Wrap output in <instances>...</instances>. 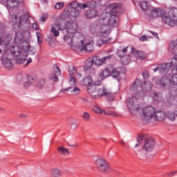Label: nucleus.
Returning a JSON list of instances; mask_svg holds the SVG:
<instances>
[{
	"mask_svg": "<svg viewBox=\"0 0 177 177\" xmlns=\"http://www.w3.org/2000/svg\"><path fill=\"white\" fill-rule=\"evenodd\" d=\"M50 27V32H52L53 37H59L60 35L59 31L66 30L67 34L64 37V40L71 48L74 46L75 42L79 39L77 37H74V34L78 30V24L75 21L60 22L59 24H54Z\"/></svg>",
	"mask_w": 177,
	"mask_h": 177,
	"instance_id": "nucleus-1",
	"label": "nucleus"
},
{
	"mask_svg": "<svg viewBox=\"0 0 177 177\" xmlns=\"http://www.w3.org/2000/svg\"><path fill=\"white\" fill-rule=\"evenodd\" d=\"M3 5L6 6L10 13L9 20L10 23L12 26H17V27H21V26H28V17H30V14H23L20 12H13L10 11V9H16L19 8L23 0H3Z\"/></svg>",
	"mask_w": 177,
	"mask_h": 177,
	"instance_id": "nucleus-2",
	"label": "nucleus"
},
{
	"mask_svg": "<svg viewBox=\"0 0 177 177\" xmlns=\"http://www.w3.org/2000/svg\"><path fill=\"white\" fill-rule=\"evenodd\" d=\"M151 19L156 17H161L162 21L169 27H175L177 26V8H174L169 10V15L164 13L160 8H154L151 10L149 15Z\"/></svg>",
	"mask_w": 177,
	"mask_h": 177,
	"instance_id": "nucleus-3",
	"label": "nucleus"
},
{
	"mask_svg": "<svg viewBox=\"0 0 177 177\" xmlns=\"http://www.w3.org/2000/svg\"><path fill=\"white\" fill-rule=\"evenodd\" d=\"M99 22L102 24L101 28V34L102 36H107L111 32V28H115L120 26V17L110 16L109 18V13L104 12L100 17Z\"/></svg>",
	"mask_w": 177,
	"mask_h": 177,
	"instance_id": "nucleus-4",
	"label": "nucleus"
},
{
	"mask_svg": "<svg viewBox=\"0 0 177 177\" xmlns=\"http://www.w3.org/2000/svg\"><path fill=\"white\" fill-rule=\"evenodd\" d=\"M177 67H174L172 69V73L174 75L171 77V79L169 80L168 77H162L160 80L156 82L158 85H160L163 88H165L168 85V84H171L174 86L170 87V92L167 95V97L170 99H174L177 96Z\"/></svg>",
	"mask_w": 177,
	"mask_h": 177,
	"instance_id": "nucleus-5",
	"label": "nucleus"
},
{
	"mask_svg": "<svg viewBox=\"0 0 177 177\" xmlns=\"http://www.w3.org/2000/svg\"><path fill=\"white\" fill-rule=\"evenodd\" d=\"M126 71L127 68L125 67H108L101 71L99 77L101 80H104V78L111 75V77L116 78L117 81L120 82V74H124Z\"/></svg>",
	"mask_w": 177,
	"mask_h": 177,
	"instance_id": "nucleus-6",
	"label": "nucleus"
},
{
	"mask_svg": "<svg viewBox=\"0 0 177 177\" xmlns=\"http://www.w3.org/2000/svg\"><path fill=\"white\" fill-rule=\"evenodd\" d=\"M144 96L145 92L140 91L139 93H137L134 95H133L132 98H129L127 100V106L131 114H135L136 113H138L139 110H140L139 104H135L133 101L138 100V99H140V97H143Z\"/></svg>",
	"mask_w": 177,
	"mask_h": 177,
	"instance_id": "nucleus-7",
	"label": "nucleus"
},
{
	"mask_svg": "<svg viewBox=\"0 0 177 177\" xmlns=\"http://www.w3.org/2000/svg\"><path fill=\"white\" fill-rule=\"evenodd\" d=\"M113 57V55H109L100 59L97 56H93V57H88L85 62V67H92V66H97V67L103 66L107 60H110Z\"/></svg>",
	"mask_w": 177,
	"mask_h": 177,
	"instance_id": "nucleus-8",
	"label": "nucleus"
},
{
	"mask_svg": "<svg viewBox=\"0 0 177 177\" xmlns=\"http://www.w3.org/2000/svg\"><path fill=\"white\" fill-rule=\"evenodd\" d=\"M155 113L156 108L151 106H145L142 109L141 120H142L144 122H149V121L153 120Z\"/></svg>",
	"mask_w": 177,
	"mask_h": 177,
	"instance_id": "nucleus-9",
	"label": "nucleus"
},
{
	"mask_svg": "<svg viewBox=\"0 0 177 177\" xmlns=\"http://www.w3.org/2000/svg\"><path fill=\"white\" fill-rule=\"evenodd\" d=\"M26 45L22 46V48L19 46H14L11 48V53L13 56H21L24 53H27L31 49L30 43L25 42Z\"/></svg>",
	"mask_w": 177,
	"mask_h": 177,
	"instance_id": "nucleus-10",
	"label": "nucleus"
},
{
	"mask_svg": "<svg viewBox=\"0 0 177 177\" xmlns=\"http://www.w3.org/2000/svg\"><path fill=\"white\" fill-rule=\"evenodd\" d=\"M107 10L109 12V16L118 17L122 13V6L120 3H111L106 7Z\"/></svg>",
	"mask_w": 177,
	"mask_h": 177,
	"instance_id": "nucleus-11",
	"label": "nucleus"
},
{
	"mask_svg": "<svg viewBox=\"0 0 177 177\" xmlns=\"http://www.w3.org/2000/svg\"><path fill=\"white\" fill-rule=\"evenodd\" d=\"M95 165L100 172H107L110 170V164L104 158H98L95 162Z\"/></svg>",
	"mask_w": 177,
	"mask_h": 177,
	"instance_id": "nucleus-12",
	"label": "nucleus"
},
{
	"mask_svg": "<svg viewBox=\"0 0 177 177\" xmlns=\"http://www.w3.org/2000/svg\"><path fill=\"white\" fill-rule=\"evenodd\" d=\"M70 8L69 9H77V8H80V9H86V8H95L96 6V1L92 0L88 2L87 4L85 3H78L77 1H73L69 3Z\"/></svg>",
	"mask_w": 177,
	"mask_h": 177,
	"instance_id": "nucleus-13",
	"label": "nucleus"
},
{
	"mask_svg": "<svg viewBox=\"0 0 177 177\" xmlns=\"http://www.w3.org/2000/svg\"><path fill=\"white\" fill-rule=\"evenodd\" d=\"M76 46V48H79L81 49V50H85L86 52H92L93 50V43H88L85 45H84V40L81 39H77V41H76L73 46Z\"/></svg>",
	"mask_w": 177,
	"mask_h": 177,
	"instance_id": "nucleus-14",
	"label": "nucleus"
},
{
	"mask_svg": "<svg viewBox=\"0 0 177 177\" xmlns=\"http://www.w3.org/2000/svg\"><path fill=\"white\" fill-rule=\"evenodd\" d=\"M80 16V10L74 8H69L68 10H64L60 16L61 19H76Z\"/></svg>",
	"mask_w": 177,
	"mask_h": 177,
	"instance_id": "nucleus-15",
	"label": "nucleus"
},
{
	"mask_svg": "<svg viewBox=\"0 0 177 177\" xmlns=\"http://www.w3.org/2000/svg\"><path fill=\"white\" fill-rule=\"evenodd\" d=\"M154 139L152 138H146L144 136L142 141V149L145 151H151L154 149Z\"/></svg>",
	"mask_w": 177,
	"mask_h": 177,
	"instance_id": "nucleus-16",
	"label": "nucleus"
},
{
	"mask_svg": "<svg viewBox=\"0 0 177 177\" xmlns=\"http://www.w3.org/2000/svg\"><path fill=\"white\" fill-rule=\"evenodd\" d=\"M165 113L162 111H155L153 118L152 120L153 121H157L158 122H162L165 120Z\"/></svg>",
	"mask_w": 177,
	"mask_h": 177,
	"instance_id": "nucleus-17",
	"label": "nucleus"
},
{
	"mask_svg": "<svg viewBox=\"0 0 177 177\" xmlns=\"http://www.w3.org/2000/svg\"><path fill=\"white\" fill-rule=\"evenodd\" d=\"M61 74L62 73L60 72V68L59 67H54L53 73L50 75L49 78L51 81L57 82V81H59L58 77L61 75Z\"/></svg>",
	"mask_w": 177,
	"mask_h": 177,
	"instance_id": "nucleus-18",
	"label": "nucleus"
},
{
	"mask_svg": "<svg viewBox=\"0 0 177 177\" xmlns=\"http://www.w3.org/2000/svg\"><path fill=\"white\" fill-rule=\"evenodd\" d=\"M97 93L99 96H106V97H110L111 96V91L107 88H101L99 90H93V93Z\"/></svg>",
	"mask_w": 177,
	"mask_h": 177,
	"instance_id": "nucleus-19",
	"label": "nucleus"
},
{
	"mask_svg": "<svg viewBox=\"0 0 177 177\" xmlns=\"http://www.w3.org/2000/svg\"><path fill=\"white\" fill-rule=\"evenodd\" d=\"M99 16V12L95 9L88 10L85 12V17L86 19H95Z\"/></svg>",
	"mask_w": 177,
	"mask_h": 177,
	"instance_id": "nucleus-20",
	"label": "nucleus"
},
{
	"mask_svg": "<svg viewBox=\"0 0 177 177\" xmlns=\"http://www.w3.org/2000/svg\"><path fill=\"white\" fill-rule=\"evenodd\" d=\"M68 91H71V93H73V95H78V93H80V92H81V89H80V88L73 86L72 87H68L66 88H62L61 89L60 92L63 93V92H68Z\"/></svg>",
	"mask_w": 177,
	"mask_h": 177,
	"instance_id": "nucleus-21",
	"label": "nucleus"
},
{
	"mask_svg": "<svg viewBox=\"0 0 177 177\" xmlns=\"http://www.w3.org/2000/svg\"><path fill=\"white\" fill-rule=\"evenodd\" d=\"M131 53L138 59H141V60H145V59H146V55L143 54V52L138 51L133 47H131Z\"/></svg>",
	"mask_w": 177,
	"mask_h": 177,
	"instance_id": "nucleus-22",
	"label": "nucleus"
},
{
	"mask_svg": "<svg viewBox=\"0 0 177 177\" xmlns=\"http://www.w3.org/2000/svg\"><path fill=\"white\" fill-rule=\"evenodd\" d=\"M37 77L35 75H28L26 76V82L24 83V86L27 88V86H30L32 84V83L35 82Z\"/></svg>",
	"mask_w": 177,
	"mask_h": 177,
	"instance_id": "nucleus-23",
	"label": "nucleus"
},
{
	"mask_svg": "<svg viewBox=\"0 0 177 177\" xmlns=\"http://www.w3.org/2000/svg\"><path fill=\"white\" fill-rule=\"evenodd\" d=\"M102 85V81L100 80H96L93 86H91L90 87H88L87 91L88 92V93H90L91 95H92V96H96V95H93V91H95V86H99Z\"/></svg>",
	"mask_w": 177,
	"mask_h": 177,
	"instance_id": "nucleus-24",
	"label": "nucleus"
},
{
	"mask_svg": "<svg viewBox=\"0 0 177 177\" xmlns=\"http://www.w3.org/2000/svg\"><path fill=\"white\" fill-rule=\"evenodd\" d=\"M141 88L144 92H150V91H151V88H153V84H151V82H144Z\"/></svg>",
	"mask_w": 177,
	"mask_h": 177,
	"instance_id": "nucleus-25",
	"label": "nucleus"
},
{
	"mask_svg": "<svg viewBox=\"0 0 177 177\" xmlns=\"http://www.w3.org/2000/svg\"><path fill=\"white\" fill-rule=\"evenodd\" d=\"M24 39V35L21 32H18L15 34L14 42L15 44H19Z\"/></svg>",
	"mask_w": 177,
	"mask_h": 177,
	"instance_id": "nucleus-26",
	"label": "nucleus"
},
{
	"mask_svg": "<svg viewBox=\"0 0 177 177\" xmlns=\"http://www.w3.org/2000/svg\"><path fill=\"white\" fill-rule=\"evenodd\" d=\"M57 151L59 154H62V156H70V151H68V149L64 146L58 147Z\"/></svg>",
	"mask_w": 177,
	"mask_h": 177,
	"instance_id": "nucleus-27",
	"label": "nucleus"
},
{
	"mask_svg": "<svg viewBox=\"0 0 177 177\" xmlns=\"http://www.w3.org/2000/svg\"><path fill=\"white\" fill-rule=\"evenodd\" d=\"M1 63L3 66H4L5 67H12L13 66V63L12 62V60L5 57L1 58Z\"/></svg>",
	"mask_w": 177,
	"mask_h": 177,
	"instance_id": "nucleus-28",
	"label": "nucleus"
},
{
	"mask_svg": "<svg viewBox=\"0 0 177 177\" xmlns=\"http://www.w3.org/2000/svg\"><path fill=\"white\" fill-rule=\"evenodd\" d=\"M165 114V118L169 119V121H175V120H176V115L174 112H172V111H167Z\"/></svg>",
	"mask_w": 177,
	"mask_h": 177,
	"instance_id": "nucleus-29",
	"label": "nucleus"
},
{
	"mask_svg": "<svg viewBox=\"0 0 177 177\" xmlns=\"http://www.w3.org/2000/svg\"><path fill=\"white\" fill-rule=\"evenodd\" d=\"M50 174L53 177H60L63 174V172L58 168H54L51 169Z\"/></svg>",
	"mask_w": 177,
	"mask_h": 177,
	"instance_id": "nucleus-30",
	"label": "nucleus"
},
{
	"mask_svg": "<svg viewBox=\"0 0 177 177\" xmlns=\"http://www.w3.org/2000/svg\"><path fill=\"white\" fill-rule=\"evenodd\" d=\"M92 77H87L82 80V85H84V86H88V88H91V86H91L92 84Z\"/></svg>",
	"mask_w": 177,
	"mask_h": 177,
	"instance_id": "nucleus-31",
	"label": "nucleus"
},
{
	"mask_svg": "<svg viewBox=\"0 0 177 177\" xmlns=\"http://www.w3.org/2000/svg\"><path fill=\"white\" fill-rule=\"evenodd\" d=\"M142 86V82L140 80H136L133 86L131 88V91H135L136 89H140Z\"/></svg>",
	"mask_w": 177,
	"mask_h": 177,
	"instance_id": "nucleus-32",
	"label": "nucleus"
},
{
	"mask_svg": "<svg viewBox=\"0 0 177 177\" xmlns=\"http://www.w3.org/2000/svg\"><path fill=\"white\" fill-rule=\"evenodd\" d=\"M17 57L18 58L16 59V63L17 64H23V63L26 62V59H27V55H26V54H21Z\"/></svg>",
	"mask_w": 177,
	"mask_h": 177,
	"instance_id": "nucleus-33",
	"label": "nucleus"
},
{
	"mask_svg": "<svg viewBox=\"0 0 177 177\" xmlns=\"http://www.w3.org/2000/svg\"><path fill=\"white\" fill-rule=\"evenodd\" d=\"M26 80H27V77L26 75H23V74L19 73L17 75L16 77L17 82H19V84H23V82H26Z\"/></svg>",
	"mask_w": 177,
	"mask_h": 177,
	"instance_id": "nucleus-34",
	"label": "nucleus"
},
{
	"mask_svg": "<svg viewBox=\"0 0 177 177\" xmlns=\"http://www.w3.org/2000/svg\"><path fill=\"white\" fill-rule=\"evenodd\" d=\"M93 111H94V113H96L97 114H104L106 111L99 106V105H95L93 107Z\"/></svg>",
	"mask_w": 177,
	"mask_h": 177,
	"instance_id": "nucleus-35",
	"label": "nucleus"
},
{
	"mask_svg": "<svg viewBox=\"0 0 177 177\" xmlns=\"http://www.w3.org/2000/svg\"><path fill=\"white\" fill-rule=\"evenodd\" d=\"M143 139H144V136H139L137 138V142L133 146V148L136 149L137 147H139V146H140V143L143 145Z\"/></svg>",
	"mask_w": 177,
	"mask_h": 177,
	"instance_id": "nucleus-36",
	"label": "nucleus"
},
{
	"mask_svg": "<svg viewBox=\"0 0 177 177\" xmlns=\"http://www.w3.org/2000/svg\"><path fill=\"white\" fill-rule=\"evenodd\" d=\"M110 41H111V38H108L106 40H102V39L97 40V46H99L100 48V46H102V45H105V44H109Z\"/></svg>",
	"mask_w": 177,
	"mask_h": 177,
	"instance_id": "nucleus-37",
	"label": "nucleus"
},
{
	"mask_svg": "<svg viewBox=\"0 0 177 177\" xmlns=\"http://www.w3.org/2000/svg\"><path fill=\"white\" fill-rule=\"evenodd\" d=\"M36 36L37 38V44L39 45H41V44H42V42H44V36L42 35V33L37 32L36 33Z\"/></svg>",
	"mask_w": 177,
	"mask_h": 177,
	"instance_id": "nucleus-38",
	"label": "nucleus"
},
{
	"mask_svg": "<svg viewBox=\"0 0 177 177\" xmlns=\"http://www.w3.org/2000/svg\"><path fill=\"white\" fill-rule=\"evenodd\" d=\"M69 85H71V87L77 86V79L75 77L70 76Z\"/></svg>",
	"mask_w": 177,
	"mask_h": 177,
	"instance_id": "nucleus-39",
	"label": "nucleus"
},
{
	"mask_svg": "<svg viewBox=\"0 0 177 177\" xmlns=\"http://www.w3.org/2000/svg\"><path fill=\"white\" fill-rule=\"evenodd\" d=\"M126 52H128V47H126V48H123L122 50V51L118 50L117 52V56H118V57H124V56H125V53Z\"/></svg>",
	"mask_w": 177,
	"mask_h": 177,
	"instance_id": "nucleus-40",
	"label": "nucleus"
},
{
	"mask_svg": "<svg viewBox=\"0 0 177 177\" xmlns=\"http://www.w3.org/2000/svg\"><path fill=\"white\" fill-rule=\"evenodd\" d=\"M140 8L142 10H147V9H149V3H147V1H141L140 3Z\"/></svg>",
	"mask_w": 177,
	"mask_h": 177,
	"instance_id": "nucleus-41",
	"label": "nucleus"
},
{
	"mask_svg": "<svg viewBox=\"0 0 177 177\" xmlns=\"http://www.w3.org/2000/svg\"><path fill=\"white\" fill-rule=\"evenodd\" d=\"M105 115H111L112 117H120V114L117 112H114L113 111L104 112V113Z\"/></svg>",
	"mask_w": 177,
	"mask_h": 177,
	"instance_id": "nucleus-42",
	"label": "nucleus"
},
{
	"mask_svg": "<svg viewBox=\"0 0 177 177\" xmlns=\"http://www.w3.org/2000/svg\"><path fill=\"white\" fill-rule=\"evenodd\" d=\"M82 117L84 121L88 122V121H90L91 120V115L88 112H84Z\"/></svg>",
	"mask_w": 177,
	"mask_h": 177,
	"instance_id": "nucleus-43",
	"label": "nucleus"
},
{
	"mask_svg": "<svg viewBox=\"0 0 177 177\" xmlns=\"http://www.w3.org/2000/svg\"><path fill=\"white\" fill-rule=\"evenodd\" d=\"M77 73V68L75 67H71L68 69V74L70 75V77H73V75H74V74Z\"/></svg>",
	"mask_w": 177,
	"mask_h": 177,
	"instance_id": "nucleus-44",
	"label": "nucleus"
},
{
	"mask_svg": "<svg viewBox=\"0 0 177 177\" xmlns=\"http://www.w3.org/2000/svg\"><path fill=\"white\" fill-rule=\"evenodd\" d=\"M64 6V2H59V3H57L55 4V9H63Z\"/></svg>",
	"mask_w": 177,
	"mask_h": 177,
	"instance_id": "nucleus-45",
	"label": "nucleus"
},
{
	"mask_svg": "<svg viewBox=\"0 0 177 177\" xmlns=\"http://www.w3.org/2000/svg\"><path fill=\"white\" fill-rule=\"evenodd\" d=\"M45 85V80L44 79H41L39 81V82L37 83V86L38 88H42V86H44Z\"/></svg>",
	"mask_w": 177,
	"mask_h": 177,
	"instance_id": "nucleus-46",
	"label": "nucleus"
},
{
	"mask_svg": "<svg viewBox=\"0 0 177 177\" xmlns=\"http://www.w3.org/2000/svg\"><path fill=\"white\" fill-rule=\"evenodd\" d=\"M139 40L141 41L142 42H145L146 41L149 40V37H147V35H142L139 38Z\"/></svg>",
	"mask_w": 177,
	"mask_h": 177,
	"instance_id": "nucleus-47",
	"label": "nucleus"
},
{
	"mask_svg": "<svg viewBox=\"0 0 177 177\" xmlns=\"http://www.w3.org/2000/svg\"><path fill=\"white\" fill-rule=\"evenodd\" d=\"M32 28H33V30H39V26H38V23L37 22H34L32 24Z\"/></svg>",
	"mask_w": 177,
	"mask_h": 177,
	"instance_id": "nucleus-48",
	"label": "nucleus"
},
{
	"mask_svg": "<svg viewBox=\"0 0 177 177\" xmlns=\"http://www.w3.org/2000/svg\"><path fill=\"white\" fill-rule=\"evenodd\" d=\"M176 174H177V171H174L169 173H167L166 175H168L169 176L172 177V176H174Z\"/></svg>",
	"mask_w": 177,
	"mask_h": 177,
	"instance_id": "nucleus-49",
	"label": "nucleus"
},
{
	"mask_svg": "<svg viewBox=\"0 0 177 177\" xmlns=\"http://www.w3.org/2000/svg\"><path fill=\"white\" fill-rule=\"evenodd\" d=\"M77 127H78V124H77V123L72 122L71 124V127L72 129H76Z\"/></svg>",
	"mask_w": 177,
	"mask_h": 177,
	"instance_id": "nucleus-50",
	"label": "nucleus"
},
{
	"mask_svg": "<svg viewBox=\"0 0 177 177\" xmlns=\"http://www.w3.org/2000/svg\"><path fill=\"white\" fill-rule=\"evenodd\" d=\"M149 32H150L151 34H152V35H153V37H154L155 38H158V34H157V32H153V31H151V30H149Z\"/></svg>",
	"mask_w": 177,
	"mask_h": 177,
	"instance_id": "nucleus-51",
	"label": "nucleus"
},
{
	"mask_svg": "<svg viewBox=\"0 0 177 177\" xmlns=\"http://www.w3.org/2000/svg\"><path fill=\"white\" fill-rule=\"evenodd\" d=\"M20 118H27V114L26 113H21L19 115Z\"/></svg>",
	"mask_w": 177,
	"mask_h": 177,
	"instance_id": "nucleus-52",
	"label": "nucleus"
},
{
	"mask_svg": "<svg viewBox=\"0 0 177 177\" xmlns=\"http://www.w3.org/2000/svg\"><path fill=\"white\" fill-rule=\"evenodd\" d=\"M46 19H48V16L47 15L41 17L42 21H46Z\"/></svg>",
	"mask_w": 177,
	"mask_h": 177,
	"instance_id": "nucleus-53",
	"label": "nucleus"
},
{
	"mask_svg": "<svg viewBox=\"0 0 177 177\" xmlns=\"http://www.w3.org/2000/svg\"><path fill=\"white\" fill-rule=\"evenodd\" d=\"M142 75H143L144 78H147V77H149V73L147 72L143 73Z\"/></svg>",
	"mask_w": 177,
	"mask_h": 177,
	"instance_id": "nucleus-54",
	"label": "nucleus"
},
{
	"mask_svg": "<svg viewBox=\"0 0 177 177\" xmlns=\"http://www.w3.org/2000/svg\"><path fill=\"white\" fill-rule=\"evenodd\" d=\"M32 62V60L31 59V58H29L26 64V66H28L29 63H31Z\"/></svg>",
	"mask_w": 177,
	"mask_h": 177,
	"instance_id": "nucleus-55",
	"label": "nucleus"
},
{
	"mask_svg": "<svg viewBox=\"0 0 177 177\" xmlns=\"http://www.w3.org/2000/svg\"><path fill=\"white\" fill-rule=\"evenodd\" d=\"M120 143L122 145V146H127V143H125L122 140L120 141Z\"/></svg>",
	"mask_w": 177,
	"mask_h": 177,
	"instance_id": "nucleus-56",
	"label": "nucleus"
},
{
	"mask_svg": "<svg viewBox=\"0 0 177 177\" xmlns=\"http://www.w3.org/2000/svg\"><path fill=\"white\" fill-rule=\"evenodd\" d=\"M1 45H3V39H2V38H0V46H1Z\"/></svg>",
	"mask_w": 177,
	"mask_h": 177,
	"instance_id": "nucleus-57",
	"label": "nucleus"
},
{
	"mask_svg": "<svg viewBox=\"0 0 177 177\" xmlns=\"http://www.w3.org/2000/svg\"><path fill=\"white\" fill-rule=\"evenodd\" d=\"M158 70H160L159 68H154L153 71L156 73V72L158 71Z\"/></svg>",
	"mask_w": 177,
	"mask_h": 177,
	"instance_id": "nucleus-58",
	"label": "nucleus"
},
{
	"mask_svg": "<svg viewBox=\"0 0 177 177\" xmlns=\"http://www.w3.org/2000/svg\"><path fill=\"white\" fill-rule=\"evenodd\" d=\"M44 3H48V0H41Z\"/></svg>",
	"mask_w": 177,
	"mask_h": 177,
	"instance_id": "nucleus-59",
	"label": "nucleus"
},
{
	"mask_svg": "<svg viewBox=\"0 0 177 177\" xmlns=\"http://www.w3.org/2000/svg\"><path fill=\"white\" fill-rule=\"evenodd\" d=\"M69 146H70L71 147H77V145H69Z\"/></svg>",
	"mask_w": 177,
	"mask_h": 177,
	"instance_id": "nucleus-60",
	"label": "nucleus"
},
{
	"mask_svg": "<svg viewBox=\"0 0 177 177\" xmlns=\"http://www.w3.org/2000/svg\"><path fill=\"white\" fill-rule=\"evenodd\" d=\"M7 70H12V68H6Z\"/></svg>",
	"mask_w": 177,
	"mask_h": 177,
	"instance_id": "nucleus-61",
	"label": "nucleus"
},
{
	"mask_svg": "<svg viewBox=\"0 0 177 177\" xmlns=\"http://www.w3.org/2000/svg\"><path fill=\"white\" fill-rule=\"evenodd\" d=\"M3 109L0 106V111H2Z\"/></svg>",
	"mask_w": 177,
	"mask_h": 177,
	"instance_id": "nucleus-62",
	"label": "nucleus"
},
{
	"mask_svg": "<svg viewBox=\"0 0 177 177\" xmlns=\"http://www.w3.org/2000/svg\"><path fill=\"white\" fill-rule=\"evenodd\" d=\"M2 53V50L0 48V54Z\"/></svg>",
	"mask_w": 177,
	"mask_h": 177,
	"instance_id": "nucleus-63",
	"label": "nucleus"
},
{
	"mask_svg": "<svg viewBox=\"0 0 177 177\" xmlns=\"http://www.w3.org/2000/svg\"><path fill=\"white\" fill-rule=\"evenodd\" d=\"M54 67H57V64L54 65Z\"/></svg>",
	"mask_w": 177,
	"mask_h": 177,
	"instance_id": "nucleus-64",
	"label": "nucleus"
}]
</instances>
